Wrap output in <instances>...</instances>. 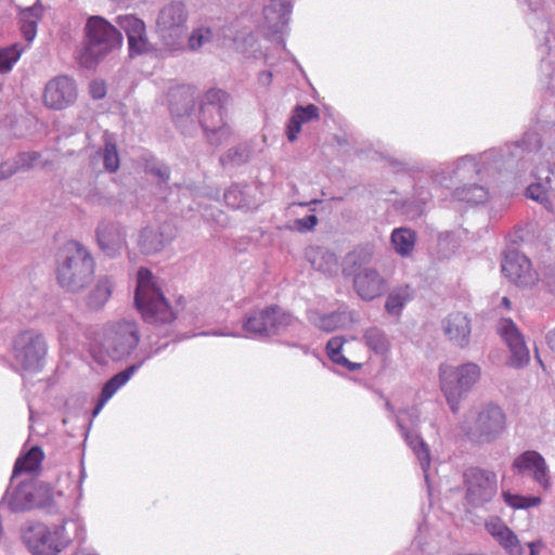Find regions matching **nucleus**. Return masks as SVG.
<instances>
[{"label": "nucleus", "mask_w": 555, "mask_h": 555, "mask_svg": "<svg viewBox=\"0 0 555 555\" xmlns=\"http://www.w3.org/2000/svg\"><path fill=\"white\" fill-rule=\"evenodd\" d=\"M542 545V543L540 541L538 542H530L528 544L529 548H530V554L529 555H535L538 553V547H540Z\"/></svg>", "instance_id": "de8ad7c7"}, {"label": "nucleus", "mask_w": 555, "mask_h": 555, "mask_svg": "<svg viewBox=\"0 0 555 555\" xmlns=\"http://www.w3.org/2000/svg\"><path fill=\"white\" fill-rule=\"evenodd\" d=\"M345 340L341 337H333L327 341L326 353L332 362L345 367L350 372L362 369L364 362L362 360L350 361L343 354Z\"/></svg>", "instance_id": "5701e85b"}, {"label": "nucleus", "mask_w": 555, "mask_h": 555, "mask_svg": "<svg viewBox=\"0 0 555 555\" xmlns=\"http://www.w3.org/2000/svg\"><path fill=\"white\" fill-rule=\"evenodd\" d=\"M29 546L41 555H52L60 551L56 532L43 524L31 526L24 535Z\"/></svg>", "instance_id": "f3484780"}, {"label": "nucleus", "mask_w": 555, "mask_h": 555, "mask_svg": "<svg viewBox=\"0 0 555 555\" xmlns=\"http://www.w3.org/2000/svg\"><path fill=\"white\" fill-rule=\"evenodd\" d=\"M24 48L18 43H14L10 47L0 48V73H9L13 65L18 61Z\"/></svg>", "instance_id": "2f4dec72"}, {"label": "nucleus", "mask_w": 555, "mask_h": 555, "mask_svg": "<svg viewBox=\"0 0 555 555\" xmlns=\"http://www.w3.org/2000/svg\"><path fill=\"white\" fill-rule=\"evenodd\" d=\"M502 272L512 283L520 287L533 286L539 280V275L532 269L529 258L515 250L505 255L502 262Z\"/></svg>", "instance_id": "1a4fd4ad"}, {"label": "nucleus", "mask_w": 555, "mask_h": 555, "mask_svg": "<svg viewBox=\"0 0 555 555\" xmlns=\"http://www.w3.org/2000/svg\"><path fill=\"white\" fill-rule=\"evenodd\" d=\"M486 529L494 539L498 538L502 532L507 533V529H509L502 519L499 517L491 518L486 522Z\"/></svg>", "instance_id": "ea45409f"}, {"label": "nucleus", "mask_w": 555, "mask_h": 555, "mask_svg": "<svg viewBox=\"0 0 555 555\" xmlns=\"http://www.w3.org/2000/svg\"><path fill=\"white\" fill-rule=\"evenodd\" d=\"M415 242L416 234L410 229L400 228L393 230L391 233V244L393 245L395 250L403 257L412 254L415 247Z\"/></svg>", "instance_id": "cd10ccee"}, {"label": "nucleus", "mask_w": 555, "mask_h": 555, "mask_svg": "<svg viewBox=\"0 0 555 555\" xmlns=\"http://www.w3.org/2000/svg\"><path fill=\"white\" fill-rule=\"evenodd\" d=\"M96 236L101 248L109 256L121 249L125 243L119 229L113 223H101L98 227Z\"/></svg>", "instance_id": "412c9836"}, {"label": "nucleus", "mask_w": 555, "mask_h": 555, "mask_svg": "<svg viewBox=\"0 0 555 555\" xmlns=\"http://www.w3.org/2000/svg\"><path fill=\"white\" fill-rule=\"evenodd\" d=\"M41 9L27 8L21 15V31L26 41L31 42L37 35V24L40 20Z\"/></svg>", "instance_id": "c85d7f7f"}, {"label": "nucleus", "mask_w": 555, "mask_h": 555, "mask_svg": "<svg viewBox=\"0 0 555 555\" xmlns=\"http://www.w3.org/2000/svg\"><path fill=\"white\" fill-rule=\"evenodd\" d=\"M414 297V291L410 285H401L393 288L387 297L385 309L389 314L400 315L404 306Z\"/></svg>", "instance_id": "393cba45"}, {"label": "nucleus", "mask_w": 555, "mask_h": 555, "mask_svg": "<svg viewBox=\"0 0 555 555\" xmlns=\"http://www.w3.org/2000/svg\"><path fill=\"white\" fill-rule=\"evenodd\" d=\"M480 367L475 363L440 366L441 390L454 413L459 412L461 400L480 379Z\"/></svg>", "instance_id": "20e7f679"}, {"label": "nucleus", "mask_w": 555, "mask_h": 555, "mask_svg": "<svg viewBox=\"0 0 555 555\" xmlns=\"http://www.w3.org/2000/svg\"><path fill=\"white\" fill-rule=\"evenodd\" d=\"M83 30L85 46L78 51L76 59L86 68L94 67L108 53L122 46L121 33L102 16H90Z\"/></svg>", "instance_id": "f257e3e1"}, {"label": "nucleus", "mask_w": 555, "mask_h": 555, "mask_svg": "<svg viewBox=\"0 0 555 555\" xmlns=\"http://www.w3.org/2000/svg\"><path fill=\"white\" fill-rule=\"evenodd\" d=\"M297 222L300 225V229L312 230L318 223V218L314 215H309L302 219H299Z\"/></svg>", "instance_id": "37998d69"}, {"label": "nucleus", "mask_w": 555, "mask_h": 555, "mask_svg": "<svg viewBox=\"0 0 555 555\" xmlns=\"http://www.w3.org/2000/svg\"><path fill=\"white\" fill-rule=\"evenodd\" d=\"M47 351L46 339L39 332L24 331L14 338L13 358L22 371L36 372L40 370Z\"/></svg>", "instance_id": "0eeeda50"}, {"label": "nucleus", "mask_w": 555, "mask_h": 555, "mask_svg": "<svg viewBox=\"0 0 555 555\" xmlns=\"http://www.w3.org/2000/svg\"><path fill=\"white\" fill-rule=\"evenodd\" d=\"M296 322L294 315L284 311L281 307L271 306V321L270 335L278 334L279 332L292 326Z\"/></svg>", "instance_id": "7c9ffc66"}, {"label": "nucleus", "mask_w": 555, "mask_h": 555, "mask_svg": "<svg viewBox=\"0 0 555 555\" xmlns=\"http://www.w3.org/2000/svg\"><path fill=\"white\" fill-rule=\"evenodd\" d=\"M319 118L320 112L317 105L308 104L307 106H296L286 127L287 139L294 142L300 133L304 124Z\"/></svg>", "instance_id": "6ab92c4d"}, {"label": "nucleus", "mask_w": 555, "mask_h": 555, "mask_svg": "<svg viewBox=\"0 0 555 555\" xmlns=\"http://www.w3.org/2000/svg\"><path fill=\"white\" fill-rule=\"evenodd\" d=\"M495 540L509 555H522L520 542L511 529H507V533L502 532Z\"/></svg>", "instance_id": "e433bc0d"}, {"label": "nucleus", "mask_w": 555, "mask_h": 555, "mask_svg": "<svg viewBox=\"0 0 555 555\" xmlns=\"http://www.w3.org/2000/svg\"><path fill=\"white\" fill-rule=\"evenodd\" d=\"M13 509H28L34 506V503L28 499V494H24L22 490L16 491L10 501Z\"/></svg>", "instance_id": "58836bf2"}, {"label": "nucleus", "mask_w": 555, "mask_h": 555, "mask_svg": "<svg viewBox=\"0 0 555 555\" xmlns=\"http://www.w3.org/2000/svg\"><path fill=\"white\" fill-rule=\"evenodd\" d=\"M134 371V365L129 366L128 369L114 375L104 384L99 401L93 410V416L98 415L106 402L116 393V391L131 378Z\"/></svg>", "instance_id": "4be33fe9"}, {"label": "nucleus", "mask_w": 555, "mask_h": 555, "mask_svg": "<svg viewBox=\"0 0 555 555\" xmlns=\"http://www.w3.org/2000/svg\"><path fill=\"white\" fill-rule=\"evenodd\" d=\"M227 99L228 94L222 90L211 89L205 94L199 108V122L205 131L222 129V108Z\"/></svg>", "instance_id": "9d476101"}, {"label": "nucleus", "mask_w": 555, "mask_h": 555, "mask_svg": "<svg viewBox=\"0 0 555 555\" xmlns=\"http://www.w3.org/2000/svg\"><path fill=\"white\" fill-rule=\"evenodd\" d=\"M16 163L5 162L0 165V180H4L18 171Z\"/></svg>", "instance_id": "79ce46f5"}, {"label": "nucleus", "mask_w": 555, "mask_h": 555, "mask_svg": "<svg viewBox=\"0 0 555 555\" xmlns=\"http://www.w3.org/2000/svg\"><path fill=\"white\" fill-rule=\"evenodd\" d=\"M518 473L529 472L532 478L544 489L548 490L551 480L547 475V465L543 456L535 451H526L517 456L513 463Z\"/></svg>", "instance_id": "2eb2a0df"}, {"label": "nucleus", "mask_w": 555, "mask_h": 555, "mask_svg": "<svg viewBox=\"0 0 555 555\" xmlns=\"http://www.w3.org/2000/svg\"><path fill=\"white\" fill-rule=\"evenodd\" d=\"M459 199L467 203L480 204L487 201L488 192L485 188L479 185H470L467 189H463L461 192H456Z\"/></svg>", "instance_id": "c9c22d12"}, {"label": "nucleus", "mask_w": 555, "mask_h": 555, "mask_svg": "<svg viewBox=\"0 0 555 555\" xmlns=\"http://www.w3.org/2000/svg\"><path fill=\"white\" fill-rule=\"evenodd\" d=\"M336 317L334 314H331V315H326V317H323L321 320H320V328L326 331V332H331L333 330H335V325H334V319Z\"/></svg>", "instance_id": "c03bdc74"}, {"label": "nucleus", "mask_w": 555, "mask_h": 555, "mask_svg": "<svg viewBox=\"0 0 555 555\" xmlns=\"http://www.w3.org/2000/svg\"><path fill=\"white\" fill-rule=\"evenodd\" d=\"M466 500L474 507L491 502L498 492V477L494 472L470 467L464 474Z\"/></svg>", "instance_id": "6e6552de"}, {"label": "nucleus", "mask_w": 555, "mask_h": 555, "mask_svg": "<svg viewBox=\"0 0 555 555\" xmlns=\"http://www.w3.org/2000/svg\"><path fill=\"white\" fill-rule=\"evenodd\" d=\"M134 305L146 323L163 325L170 324L177 319L176 311L146 268L138 271Z\"/></svg>", "instance_id": "f03ea898"}, {"label": "nucleus", "mask_w": 555, "mask_h": 555, "mask_svg": "<svg viewBox=\"0 0 555 555\" xmlns=\"http://www.w3.org/2000/svg\"><path fill=\"white\" fill-rule=\"evenodd\" d=\"M212 39V30L209 27H196L192 30L191 35L188 39L189 49L192 51H197L205 43L209 42Z\"/></svg>", "instance_id": "f704fd0d"}, {"label": "nucleus", "mask_w": 555, "mask_h": 555, "mask_svg": "<svg viewBox=\"0 0 555 555\" xmlns=\"http://www.w3.org/2000/svg\"><path fill=\"white\" fill-rule=\"evenodd\" d=\"M502 305H503L506 309H511V307H512V302H511V300H509L507 297H503V298H502Z\"/></svg>", "instance_id": "8fccbe9b"}, {"label": "nucleus", "mask_w": 555, "mask_h": 555, "mask_svg": "<svg viewBox=\"0 0 555 555\" xmlns=\"http://www.w3.org/2000/svg\"><path fill=\"white\" fill-rule=\"evenodd\" d=\"M357 294L364 300H373L380 296L386 287V280L373 268L359 271L353 279Z\"/></svg>", "instance_id": "dca6fc26"}, {"label": "nucleus", "mask_w": 555, "mask_h": 555, "mask_svg": "<svg viewBox=\"0 0 555 555\" xmlns=\"http://www.w3.org/2000/svg\"><path fill=\"white\" fill-rule=\"evenodd\" d=\"M93 273L94 261L89 251L77 242L65 244L57 267L60 285L69 292H78L92 281Z\"/></svg>", "instance_id": "7ed1b4c3"}, {"label": "nucleus", "mask_w": 555, "mask_h": 555, "mask_svg": "<svg viewBox=\"0 0 555 555\" xmlns=\"http://www.w3.org/2000/svg\"><path fill=\"white\" fill-rule=\"evenodd\" d=\"M261 76L264 77V80H266V82L268 85L271 83V81H272V74L270 72L262 73Z\"/></svg>", "instance_id": "09e8293b"}, {"label": "nucleus", "mask_w": 555, "mask_h": 555, "mask_svg": "<svg viewBox=\"0 0 555 555\" xmlns=\"http://www.w3.org/2000/svg\"><path fill=\"white\" fill-rule=\"evenodd\" d=\"M157 176H159L162 179L164 180H168L169 178V172L168 170H166L165 172H162L160 170H158L157 172H155Z\"/></svg>", "instance_id": "3c124183"}, {"label": "nucleus", "mask_w": 555, "mask_h": 555, "mask_svg": "<svg viewBox=\"0 0 555 555\" xmlns=\"http://www.w3.org/2000/svg\"><path fill=\"white\" fill-rule=\"evenodd\" d=\"M207 116H208L209 120L216 121V118H214L211 115L207 114Z\"/></svg>", "instance_id": "5fc2aeb1"}, {"label": "nucleus", "mask_w": 555, "mask_h": 555, "mask_svg": "<svg viewBox=\"0 0 555 555\" xmlns=\"http://www.w3.org/2000/svg\"><path fill=\"white\" fill-rule=\"evenodd\" d=\"M271 321V306L266 307L264 309L255 312L253 315L248 317L244 322V330L247 333L269 336L270 335V326L272 324Z\"/></svg>", "instance_id": "bb28decb"}, {"label": "nucleus", "mask_w": 555, "mask_h": 555, "mask_svg": "<svg viewBox=\"0 0 555 555\" xmlns=\"http://www.w3.org/2000/svg\"><path fill=\"white\" fill-rule=\"evenodd\" d=\"M307 257L315 270L326 275L333 276L339 270L336 255L322 247H311L307 251Z\"/></svg>", "instance_id": "aec40b11"}, {"label": "nucleus", "mask_w": 555, "mask_h": 555, "mask_svg": "<svg viewBox=\"0 0 555 555\" xmlns=\"http://www.w3.org/2000/svg\"><path fill=\"white\" fill-rule=\"evenodd\" d=\"M44 454L39 447H33L27 453L21 455L13 468V476L23 473H35L40 469Z\"/></svg>", "instance_id": "a878e982"}, {"label": "nucleus", "mask_w": 555, "mask_h": 555, "mask_svg": "<svg viewBox=\"0 0 555 555\" xmlns=\"http://www.w3.org/2000/svg\"><path fill=\"white\" fill-rule=\"evenodd\" d=\"M499 331L512 352L511 364L520 367L529 362V350L516 324L509 319L500 322Z\"/></svg>", "instance_id": "ddd939ff"}, {"label": "nucleus", "mask_w": 555, "mask_h": 555, "mask_svg": "<svg viewBox=\"0 0 555 555\" xmlns=\"http://www.w3.org/2000/svg\"><path fill=\"white\" fill-rule=\"evenodd\" d=\"M141 334L134 321L118 320L103 328V344L114 360L131 354L138 347Z\"/></svg>", "instance_id": "423d86ee"}, {"label": "nucleus", "mask_w": 555, "mask_h": 555, "mask_svg": "<svg viewBox=\"0 0 555 555\" xmlns=\"http://www.w3.org/2000/svg\"><path fill=\"white\" fill-rule=\"evenodd\" d=\"M103 163L105 169L111 172H115L119 168V156L115 144H105L103 152Z\"/></svg>", "instance_id": "4c0bfd02"}, {"label": "nucleus", "mask_w": 555, "mask_h": 555, "mask_svg": "<svg viewBox=\"0 0 555 555\" xmlns=\"http://www.w3.org/2000/svg\"><path fill=\"white\" fill-rule=\"evenodd\" d=\"M90 94L93 99L100 100L106 95V85L102 80H93L89 85Z\"/></svg>", "instance_id": "a19ab883"}, {"label": "nucleus", "mask_w": 555, "mask_h": 555, "mask_svg": "<svg viewBox=\"0 0 555 555\" xmlns=\"http://www.w3.org/2000/svg\"><path fill=\"white\" fill-rule=\"evenodd\" d=\"M504 502L511 506L512 508H530L533 506H538L541 503V498L539 496H524L519 494H512L511 492L502 493Z\"/></svg>", "instance_id": "72a5a7b5"}, {"label": "nucleus", "mask_w": 555, "mask_h": 555, "mask_svg": "<svg viewBox=\"0 0 555 555\" xmlns=\"http://www.w3.org/2000/svg\"><path fill=\"white\" fill-rule=\"evenodd\" d=\"M77 98L75 81L67 76L51 79L43 91V103L53 109H64Z\"/></svg>", "instance_id": "9b49d317"}, {"label": "nucleus", "mask_w": 555, "mask_h": 555, "mask_svg": "<svg viewBox=\"0 0 555 555\" xmlns=\"http://www.w3.org/2000/svg\"><path fill=\"white\" fill-rule=\"evenodd\" d=\"M188 17L189 13L185 4L175 1L159 11L156 26L164 37L178 35L185 26Z\"/></svg>", "instance_id": "f8f14e48"}, {"label": "nucleus", "mask_w": 555, "mask_h": 555, "mask_svg": "<svg viewBox=\"0 0 555 555\" xmlns=\"http://www.w3.org/2000/svg\"><path fill=\"white\" fill-rule=\"evenodd\" d=\"M546 340L548 347L555 351V328L547 334Z\"/></svg>", "instance_id": "49530a36"}, {"label": "nucleus", "mask_w": 555, "mask_h": 555, "mask_svg": "<svg viewBox=\"0 0 555 555\" xmlns=\"http://www.w3.org/2000/svg\"><path fill=\"white\" fill-rule=\"evenodd\" d=\"M505 425L506 416L502 409L488 403L480 408L475 417L464 420L461 430L472 439L483 442L495 439L503 433Z\"/></svg>", "instance_id": "39448f33"}, {"label": "nucleus", "mask_w": 555, "mask_h": 555, "mask_svg": "<svg viewBox=\"0 0 555 555\" xmlns=\"http://www.w3.org/2000/svg\"><path fill=\"white\" fill-rule=\"evenodd\" d=\"M444 334L460 347L469 341L470 320L462 312H453L448 315L443 324Z\"/></svg>", "instance_id": "a211bd4d"}, {"label": "nucleus", "mask_w": 555, "mask_h": 555, "mask_svg": "<svg viewBox=\"0 0 555 555\" xmlns=\"http://www.w3.org/2000/svg\"><path fill=\"white\" fill-rule=\"evenodd\" d=\"M398 426L400 427L404 440L412 448L414 454L418 459L422 468L424 470L428 469L430 466V451L428 446L420 435L409 431L400 421H398Z\"/></svg>", "instance_id": "b1692460"}, {"label": "nucleus", "mask_w": 555, "mask_h": 555, "mask_svg": "<svg viewBox=\"0 0 555 555\" xmlns=\"http://www.w3.org/2000/svg\"><path fill=\"white\" fill-rule=\"evenodd\" d=\"M28 158L33 162V160H36L39 158V154L38 153H31V154H28L27 155Z\"/></svg>", "instance_id": "603ef678"}, {"label": "nucleus", "mask_w": 555, "mask_h": 555, "mask_svg": "<svg viewBox=\"0 0 555 555\" xmlns=\"http://www.w3.org/2000/svg\"><path fill=\"white\" fill-rule=\"evenodd\" d=\"M364 338L366 345L377 353H385L388 351L389 344L385 334L378 328H370L365 332Z\"/></svg>", "instance_id": "473e14b6"}, {"label": "nucleus", "mask_w": 555, "mask_h": 555, "mask_svg": "<svg viewBox=\"0 0 555 555\" xmlns=\"http://www.w3.org/2000/svg\"><path fill=\"white\" fill-rule=\"evenodd\" d=\"M550 194H555V167L546 177V186L541 183H532L527 188V195L542 204L548 202Z\"/></svg>", "instance_id": "c756f323"}, {"label": "nucleus", "mask_w": 555, "mask_h": 555, "mask_svg": "<svg viewBox=\"0 0 555 555\" xmlns=\"http://www.w3.org/2000/svg\"><path fill=\"white\" fill-rule=\"evenodd\" d=\"M95 293H101L102 294V300L106 301L108 296L111 295V289H109V287L107 285V282L99 284L96 286Z\"/></svg>", "instance_id": "a18cd8bd"}, {"label": "nucleus", "mask_w": 555, "mask_h": 555, "mask_svg": "<svg viewBox=\"0 0 555 555\" xmlns=\"http://www.w3.org/2000/svg\"><path fill=\"white\" fill-rule=\"evenodd\" d=\"M271 10H272V7H271V5H270V7L264 8L263 13H264V15H266L267 17L269 16V13H270V11H271Z\"/></svg>", "instance_id": "864d4df0"}, {"label": "nucleus", "mask_w": 555, "mask_h": 555, "mask_svg": "<svg viewBox=\"0 0 555 555\" xmlns=\"http://www.w3.org/2000/svg\"><path fill=\"white\" fill-rule=\"evenodd\" d=\"M116 23L127 35L130 54H142L147 50L149 40L145 24L132 14L119 15Z\"/></svg>", "instance_id": "4468645a"}]
</instances>
